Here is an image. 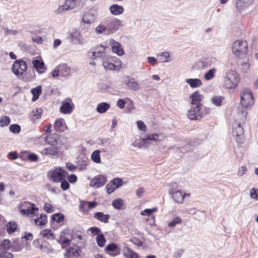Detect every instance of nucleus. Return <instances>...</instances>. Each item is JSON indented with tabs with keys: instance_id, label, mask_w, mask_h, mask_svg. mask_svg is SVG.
<instances>
[{
	"instance_id": "46",
	"label": "nucleus",
	"mask_w": 258,
	"mask_h": 258,
	"mask_svg": "<svg viewBox=\"0 0 258 258\" xmlns=\"http://www.w3.org/2000/svg\"><path fill=\"white\" fill-rule=\"evenodd\" d=\"M64 219V216L60 213H56L51 216V220L52 221L56 222L57 223H60L63 221Z\"/></svg>"
},
{
	"instance_id": "60",
	"label": "nucleus",
	"mask_w": 258,
	"mask_h": 258,
	"mask_svg": "<svg viewBox=\"0 0 258 258\" xmlns=\"http://www.w3.org/2000/svg\"><path fill=\"white\" fill-rule=\"evenodd\" d=\"M89 231H90L91 233L94 235H99V233L100 232V229L96 227H90L89 229Z\"/></svg>"
},
{
	"instance_id": "36",
	"label": "nucleus",
	"mask_w": 258,
	"mask_h": 258,
	"mask_svg": "<svg viewBox=\"0 0 258 258\" xmlns=\"http://www.w3.org/2000/svg\"><path fill=\"white\" fill-rule=\"evenodd\" d=\"M224 99V97L222 96L215 95L211 98V101L213 104L219 107L221 105L222 102Z\"/></svg>"
},
{
	"instance_id": "44",
	"label": "nucleus",
	"mask_w": 258,
	"mask_h": 258,
	"mask_svg": "<svg viewBox=\"0 0 258 258\" xmlns=\"http://www.w3.org/2000/svg\"><path fill=\"white\" fill-rule=\"evenodd\" d=\"M11 246V242L8 239H5L0 243V251L4 250H8Z\"/></svg>"
},
{
	"instance_id": "49",
	"label": "nucleus",
	"mask_w": 258,
	"mask_h": 258,
	"mask_svg": "<svg viewBox=\"0 0 258 258\" xmlns=\"http://www.w3.org/2000/svg\"><path fill=\"white\" fill-rule=\"evenodd\" d=\"M10 123V118L9 116H3L0 118V126H7Z\"/></svg>"
},
{
	"instance_id": "9",
	"label": "nucleus",
	"mask_w": 258,
	"mask_h": 258,
	"mask_svg": "<svg viewBox=\"0 0 258 258\" xmlns=\"http://www.w3.org/2000/svg\"><path fill=\"white\" fill-rule=\"evenodd\" d=\"M241 122L236 121L233 126V135L235 137L237 142H240V140L242 139L243 136V128L241 126Z\"/></svg>"
},
{
	"instance_id": "34",
	"label": "nucleus",
	"mask_w": 258,
	"mask_h": 258,
	"mask_svg": "<svg viewBox=\"0 0 258 258\" xmlns=\"http://www.w3.org/2000/svg\"><path fill=\"white\" fill-rule=\"evenodd\" d=\"M44 153L50 155H56L58 154V150L57 146H51L46 148L44 150Z\"/></svg>"
},
{
	"instance_id": "32",
	"label": "nucleus",
	"mask_w": 258,
	"mask_h": 258,
	"mask_svg": "<svg viewBox=\"0 0 258 258\" xmlns=\"http://www.w3.org/2000/svg\"><path fill=\"white\" fill-rule=\"evenodd\" d=\"M57 138L58 135L57 134L50 135L46 137V142L51 146H57Z\"/></svg>"
},
{
	"instance_id": "56",
	"label": "nucleus",
	"mask_w": 258,
	"mask_h": 258,
	"mask_svg": "<svg viewBox=\"0 0 258 258\" xmlns=\"http://www.w3.org/2000/svg\"><path fill=\"white\" fill-rule=\"evenodd\" d=\"M105 188L107 194H110L113 192L116 188L113 185V183L110 182L106 185Z\"/></svg>"
},
{
	"instance_id": "8",
	"label": "nucleus",
	"mask_w": 258,
	"mask_h": 258,
	"mask_svg": "<svg viewBox=\"0 0 258 258\" xmlns=\"http://www.w3.org/2000/svg\"><path fill=\"white\" fill-rule=\"evenodd\" d=\"M67 173L61 168H55L51 172V177L55 182H60L64 179Z\"/></svg>"
},
{
	"instance_id": "37",
	"label": "nucleus",
	"mask_w": 258,
	"mask_h": 258,
	"mask_svg": "<svg viewBox=\"0 0 258 258\" xmlns=\"http://www.w3.org/2000/svg\"><path fill=\"white\" fill-rule=\"evenodd\" d=\"M47 222V218L45 215L41 214L38 218L35 219V223L39 226H44Z\"/></svg>"
},
{
	"instance_id": "48",
	"label": "nucleus",
	"mask_w": 258,
	"mask_h": 258,
	"mask_svg": "<svg viewBox=\"0 0 258 258\" xmlns=\"http://www.w3.org/2000/svg\"><path fill=\"white\" fill-rule=\"evenodd\" d=\"M96 241L98 246L103 247L106 242V239L103 235L100 234L97 236Z\"/></svg>"
},
{
	"instance_id": "19",
	"label": "nucleus",
	"mask_w": 258,
	"mask_h": 258,
	"mask_svg": "<svg viewBox=\"0 0 258 258\" xmlns=\"http://www.w3.org/2000/svg\"><path fill=\"white\" fill-rule=\"evenodd\" d=\"M109 10L112 15L118 16L123 13L124 8L122 6H119L117 4H113L110 6Z\"/></svg>"
},
{
	"instance_id": "29",
	"label": "nucleus",
	"mask_w": 258,
	"mask_h": 258,
	"mask_svg": "<svg viewBox=\"0 0 258 258\" xmlns=\"http://www.w3.org/2000/svg\"><path fill=\"white\" fill-rule=\"evenodd\" d=\"M71 37L73 40H76L78 43H83L82 36L79 31L74 30L71 34Z\"/></svg>"
},
{
	"instance_id": "7",
	"label": "nucleus",
	"mask_w": 258,
	"mask_h": 258,
	"mask_svg": "<svg viewBox=\"0 0 258 258\" xmlns=\"http://www.w3.org/2000/svg\"><path fill=\"white\" fill-rule=\"evenodd\" d=\"M26 62L21 59L16 60L13 66V73L16 75H22L27 69Z\"/></svg>"
},
{
	"instance_id": "11",
	"label": "nucleus",
	"mask_w": 258,
	"mask_h": 258,
	"mask_svg": "<svg viewBox=\"0 0 258 258\" xmlns=\"http://www.w3.org/2000/svg\"><path fill=\"white\" fill-rule=\"evenodd\" d=\"M200 110V107L199 106L191 107L187 112L188 117L192 120L200 119L202 116Z\"/></svg>"
},
{
	"instance_id": "63",
	"label": "nucleus",
	"mask_w": 258,
	"mask_h": 258,
	"mask_svg": "<svg viewBox=\"0 0 258 258\" xmlns=\"http://www.w3.org/2000/svg\"><path fill=\"white\" fill-rule=\"evenodd\" d=\"M43 209L48 213H51L53 211L52 206L49 204H45L44 206Z\"/></svg>"
},
{
	"instance_id": "43",
	"label": "nucleus",
	"mask_w": 258,
	"mask_h": 258,
	"mask_svg": "<svg viewBox=\"0 0 258 258\" xmlns=\"http://www.w3.org/2000/svg\"><path fill=\"white\" fill-rule=\"evenodd\" d=\"M181 218L179 216H176L168 223V226L169 227H174L176 226V225L181 224Z\"/></svg>"
},
{
	"instance_id": "16",
	"label": "nucleus",
	"mask_w": 258,
	"mask_h": 258,
	"mask_svg": "<svg viewBox=\"0 0 258 258\" xmlns=\"http://www.w3.org/2000/svg\"><path fill=\"white\" fill-rule=\"evenodd\" d=\"M211 65V60L209 58L202 59L197 61L194 65V68L196 69H204L209 68Z\"/></svg>"
},
{
	"instance_id": "10",
	"label": "nucleus",
	"mask_w": 258,
	"mask_h": 258,
	"mask_svg": "<svg viewBox=\"0 0 258 258\" xmlns=\"http://www.w3.org/2000/svg\"><path fill=\"white\" fill-rule=\"evenodd\" d=\"M107 181V178L103 175H98L95 176L90 182V186L93 188H99L103 186Z\"/></svg>"
},
{
	"instance_id": "41",
	"label": "nucleus",
	"mask_w": 258,
	"mask_h": 258,
	"mask_svg": "<svg viewBox=\"0 0 258 258\" xmlns=\"http://www.w3.org/2000/svg\"><path fill=\"white\" fill-rule=\"evenodd\" d=\"M112 205L114 209L120 210L123 205V201L120 198H118L112 201Z\"/></svg>"
},
{
	"instance_id": "61",
	"label": "nucleus",
	"mask_w": 258,
	"mask_h": 258,
	"mask_svg": "<svg viewBox=\"0 0 258 258\" xmlns=\"http://www.w3.org/2000/svg\"><path fill=\"white\" fill-rule=\"evenodd\" d=\"M60 182H61L60 187L62 189L66 190H67L69 188L70 184H69V182L66 180L63 179Z\"/></svg>"
},
{
	"instance_id": "30",
	"label": "nucleus",
	"mask_w": 258,
	"mask_h": 258,
	"mask_svg": "<svg viewBox=\"0 0 258 258\" xmlns=\"http://www.w3.org/2000/svg\"><path fill=\"white\" fill-rule=\"evenodd\" d=\"M110 104L106 102L99 103L96 107V111L99 113H104L110 108Z\"/></svg>"
},
{
	"instance_id": "22",
	"label": "nucleus",
	"mask_w": 258,
	"mask_h": 258,
	"mask_svg": "<svg viewBox=\"0 0 258 258\" xmlns=\"http://www.w3.org/2000/svg\"><path fill=\"white\" fill-rule=\"evenodd\" d=\"M60 76L62 77H66L71 75V69L66 63L60 64L58 66Z\"/></svg>"
},
{
	"instance_id": "23",
	"label": "nucleus",
	"mask_w": 258,
	"mask_h": 258,
	"mask_svg": "<svg viewBox=\"0 0 258 258\" xmlns=\"http://www.w3.org/2000/svg\"><path fill=\"white\" fill-rule=\"evenodd\" d=\"M73 107L70 102L63 101L60 107V111L64 114H70L73 111Z\"/></svg>"
},
{
	"instance_id": "62",
	"label": "nucleus",
	"mask_w": 258,
	"mask_h": 258,
	"mask_svg": "<svg viewBox=\"0 0 258 258\" xmlns=\"http://www.w3.org/2000/svg\"><path fill=\"white\" fill-rule=\"evenodd\" d=\"M13 254L8 251H4L1 253L0 258H13Z\"/></svg>"
},
{
	"instance_id": "20",
	"label": "nucleus",
	"mask_w": 258,
	"mask_h": 258,
	"mask_svg": "<svg viewBox=\"0 0 258 258\" xmlns=\"http://www.w3.org/2000/svg\"><path fill=\"white\" fill-rule=\"evenodd\" d=\"M33 67L40 74L43 73L46 69L43 61L39 59H35L32 62Z\"/></svg>"
},
{
	"instance_id": "13",
	"label": "nucleus",
	"mask_w": 258,
	"mask_h": 258,
	"mask_svg": "<svg viewBox=\"0 0 258 258\" xmlns=\"http://www.w3.org/2000/svg\"><path fill=\"white\" fill-rule=\"evenodd\" d=\"M169 193L170 195L172 196V198L174 200L179 204H181L183 202L185 196L189 197L190 196L189 194H184L183 195L180 190L173 191V189H170L169 190Z\"/></svg>"
},
{
	"instance_id": "50",
	"label": "nucleus",
	"mask_w": 258,
	"mask_h": 258,
	"mask_svg": "<svg viewBox=\"0 0 258 258\" xmlns=\"http://www.w3.org/2000/svg\"><path fill=\"white\" fill-rule=\"evenodd\" d=\"M68 10L69 9L64 3L63 5L59 6L58 8L54 11V13L57 15L61 14Z\"/></svg>"
},
{
	"instance_id": "4",
	"label": "nucleus",
	"mask_w": 258,
	"mask_h": 258,
	"mask_svg": "<svg viewBox=\"0 0 258 258\" xmlns=\"http://www.w3.org/2000/svg\"><path fill=\"white\" fill-rule=\"evenodd\" d=\"M241 104L246 108L252 105L254 100L251 91L248 88L243 89L240 93Z\"/></svg>"
},
{
	"instance_id": "1",
	"label": "nucleus",
	"mask_w": 258,
	"mask_h": 258,
	"mask_svg": "<svg viewBox=\"0 0 258 258\" xmlns=\"http://www.w3.org/2000/svg\"><path fill=\"white\" fill-rule=\"evenodd\" d=\"M239 82L238 75L233 70H230L226 73L224 78L223 85L227 89H233Z\"/></svg>"
},
{
	"instance_id": "17",
	"label": "nucleus",
	"mask_w": 258,
	"mask_h": 258,
	"mask_svg": "<svg viewBox=\"0 0 258 258\" xmlns=\"http://www.w3.org/2000/svg\"><path fill=\"white\" fill-rule=\"evenodd\" d=\"M253 0H236V8L239 11H242L253 3Z\"/></svg>"
},
{
	"instance_id": "15",
	"label": "nucleus",
	"mask_w": 258,
	"mask_h": 258,
	"mask_svg": "<svg viewBox=\"0 0 258 258\" xmlns=\"http://www.w3.org/2000/svg\"><path fill=\"white\" fill-rule=\"evenodd\" d=\"M162 140V135L161 134H154L147 135L145 137L142 139L144 144H147L149 141L158 142Z\"/></svg>"
},
{
	"instance_id": "27",
	"label": "nucleus",
	"mask_w": 258,
	"mask_h": 258,
	"mask_svg": "<svg viewBox=\"0 0 258 258\" xmlns=\"http://www.w3.org/2000/svg\"><path fill=\"white\" fill-rule=\"evenodd\" d=\"M125 84L130 89L137 91L140 88L138 83L134 81V79L127 80L125 81Z\"/></svg>"
},
{
	"instance_id": "18",
	"label": "nucleus",
	"mask_w": 258,
	"mask_h": 258,
	"mask_svg": "<svg viewBox=\"0 0 258 258\" xmlns=\"http://www.w3.org/2000/svg\"><path fill=\"white\" fill-rule=\"evenodd\" d=\"M190 98L191 99L192 105L200 107L201 101L203 99V97L200 94L199 91H197L192 93L190 95Z\"/></svg>"
},
{
	"instance_id": "42",
	"label": "nucleus",
	"mask_w": 258,
	"mask_h": 258,
	"mask_svg": "<svg viewBox=\"0 0 258 258\" xmlns=\"http://www.w3.org/2000/svg\"><path fill=\"white\" fill-rule=\"evenodd\" d=\"M216 72V69L215 68H212L211 69H210L205 74V79L207 81H209L213 79L215 76Z\"/></svg>"
},
{
	"instance_id": "40",
	"label": "nucleus",
	"mask_w": 258,
	"mask_h": 258,
	"mask_svg": "<svg viewBox=\"0 0 258 258\" xmlns=\"http://www.w3.org/2000/svg\"><path fill=\"white\" fill-rule=\"evenodd\" d=\"M17 228V225L15 222L10 221L7 225V230L9 234L14 232Z\"/></svg>"
},
{
	"instance_id": "59",
	"label": "nucleus",
	"mask_w": 258,
	"mask_h": 258,
	"mask_svg": "<svg viewBox=\"0 0 258 258\" xmlns=\"http://www.w3.org/2000/svg\"><path fill=\"white\" fill-rule=\"evenodd\" d=\"M250 197L252 199H253L255 200H257L258 199V192H257V190L254 188H252L250 190Z\"/></svg>"
},
{
	"instance_id": "45",
	"label": "nucleus",
	"mask_w": 258,
	"mask_h": 258,
	"mask_svg": "<svg viewBox=\"0 0 258 258\" xmlns=\"http://www.w3.org/2000/svg\"><path fill=\"white\" fill-rule=\"evenodd\" d=\"M99 153V150H96L91 154V159L95 163H100L101 162Z\"/></svg>"
},
{
	"instance_id": "47",
	"label": "nucleus",
	"mask_w": 258,
	"mask_h": 258,
	"mask_svg": "<svg viewBox=\"0 0 258 258\" xmlns=\"http://www.w3.org/2000/svg\"><path fill=\"white\" fill-rule=\"evenodd\" d=\"M96 32L98 34H101L104 33L105 34L109 35L107 31L106 25H99L95 29Z\"/></svg>"
},
{
	"instance_id": "31",
	"label": "nucleus",
	"mask_w": 258,
	"mask_h": 258,
	"mask_svg": "<svg viewBox=\"0 0 258 258\" xmlns=\"http://www.w3.org/2000/svg\"><path fill=\"white\" fill-rule=\"evenodd\" d=\"M123 253L126 258H138L137 254L128 247H123Z\"/></svg>"
},
{
	"instance_id": "3",
	"label": "nucleus",
	"mask_w": 258,
	"mask_h": 258,
	"mask_svg": "<svg viewBox=\"0 0 258 258\" xmlns=\"http://www.w3.org/2000/svg\"><path fill=\"white\" fill-rule=\"evenodd\" d=\"M20 212L23 215L33 217L37 215L38 208L35 205L28 201H24L19 205Z\"/></svg>"
},
{
	"instance_id": "54",
	"label": "nucleus",
	"mask_w": 258,
	"mask_h": 258,
	"mask_svg": "<svg viewBox=\"0 0 258 258\" xmlns=\"http://www.w3.org/2000/svg\"><path fill=\"white\" fill-rule=\"evenodd\" d=\"M41 108H35L32 111V115L35 117L36 119H39L41 117L42 113Z\"/></svg>"
},
{
	"instance_id": "5",
	"label": "nucleus",
	"mask_w": 258,
	"mask_h": 258,
	"mask_svg": "<svg viewBox=\"0 0 258 258\" xmlns=\"http://www.w3.org/2000/svg\"><path fill=\"white\" fill-rule=\"evenodd\" d=\"M105 23L107 27V33L109 34H113L121 26V21L115 18H106Z\"/></svg>"
},
{
	"instance_id": "39",
	"label": "nucleus",
	"mask_w": 258,
	"mask_h": 258,
	"mask_svg": "<svg viewBox=\"0 0 258 258\" xmlns=\"http://www.w3.org/2000/svg\"><path fill=\"white\" fill-rule=\"evenodd\" d=\"M40 235L44 238L50 239H53L55 238L54 234L51 232L50 229H44L40 232Z\"/></svg>"
},
{
	"instance_id": "26",
	"label": "nucleus",
	"mask_w": 258,
	"mask_h": 258,
	"mask_svg": "<svg viewBox=\"0 0 258 258\" xmlns=\"http://www.w3.org/2000/svg\"><path fill=\"white\" fill-rule=\"evenodd\" d=\"M107 48V47L102 45L94 47L96 53H97L96 55L98 56L99 57L102 58V60L103 59L104 57H106L107 56L105 54V50Z\"/></svg>"
},
{
	"instance_id": "25",
	"label": "nucleus",
	"mask_w": 258,
	"mask_h": 258,
	"mask_svg": "<svg viewBox=\"0 0 258 258\" xmlns=\"http://www.w3.org/2000/svg\"><path fill=\"white\" fill-rule=\"evenodd\" d=\"M185 82L192 88H198L203 85L202 81L197 78L187 79L185 80Z\"/></svg>"
},
{
	"instance_id": "55",
	"label": "nucleus",
	"mask_w": 258,
	"mask_h": 258,
	"mask_svg": "<svg viewBox=\"0 0 258 258\" xmlns=\"http://www.w3.org/2000/svg\"><path fill=\"white\" fill-rule=\"evenodd\" d=\"M105 249L107 251H116L117 249V246L116 244L112 243L107 245L105 247Z\"/></svg>"
},
{
	"instance_id": "35",
	"label": "nucleus",
	"mask_w": 258,
	"mask_h": 258,
	"mask_svg": "<svg viewBox=\"0 0 258 258\" xmlns=\"http://www.w3.org/2000/svg\"><path fill=\"white\" fill-rule=\"evenodd\" d=\"M160 57V62L162 63L168 62L171 61L169 53L168 51H164L157 55Z\"/></svg>"
},
{
	"instance_id": "14",
	"label": "nucleus",
	"mask_w": 258,
	"mask_h": 258,
	"mask_svg": "<svg viewBox=\"0 0 258 258\" xmlns=\"http://www.w3.org/2000/svg\"><path fill=\"white\" fill-rule=\"evenodd\" d=\"M54 128L56 132H63L67 129L64 120L62 118L57 119L54 124Z\"/></svg>"
},
{
	"instance_id": "57",
	"label": "nucleus",
	"mask_w": 258,
	"mask_h": 258,
	"mask_svg": "<svg viewBox=\"0 0 258 258\" xmlns=\"http://www.w3.org/2000/svg\"><path fill=\"white\" fill-rule=\"evenodd\" d=\"M157 211V208L146 209L141 212L142 215H150Z\"/></svg>"
},
{
	"instance_id": "24",
	"label": "nucleus",
	"mask_w": 258,
	"mask_h": 258,
	"mask_svg": "<svg viewBox=\"0 0 258 258\" xmlns=\"http://www.w3.org/2000/svg\"><path fill=\"white\" fill-rule=\"evenodd\" d=\"M96 17L93 13L91 12L86 13L83 16L82 21L84 23L90 24L94 22Z\"/></svg>"
},
{
	"instance_id": "12",
	"label": "nucleus",
	"mask_w": 258,
	"mask_h": 258,
	"mask_svg": "<svg viewBox=\"0 0 258 258\" xmlns=\"http://www.w3.org/2000/svg\"><path fill=\"white\" fill-rule=\"evenodd\" d=\"M109 44L111 47L112 51L119 56H121L124 54V52L121 44L111 39L109 40Z\"/></svg>"
},
{
	"instance_id": "52",
	"label": "nucleus",
	"mask_w": 258,
	"mask_h": 258,
	"mask_svg": "<svg viewBox=\"0 0 258 258\" xmlns=\"http://www.w3.org/2000/svg\"><path fill=\"white\" fill-rule=\"evenodd\" d=\"M12 247L13 251H19L22 249L23 246L19 242L14 241L12 245Z\"/></svg>"
},
{
	"instance_id": "58",
	"label": "nucleus",
	"mask_w": 258,
	"mask_h": 258,
	"mask_svg": "<svg viewBox=\"0 0 258 258\" xmlns=\"http://www.w3.org/2000/svg\"><path fill=\"white\" fill-rule=\"evenodd\" d=\"M96 54L97 53H96V51L94 49V47L91 49V50H90L88 53L89 57L93 59L99 57L98 56H97Z\"/></svg>"
},
{
	"instance_id": "51",
	"label": "nucleus",
	"mask_w": 258,
	"mask_h": 258,
	"mask_svg": "<svg viewBox=\"0 0 258 258\" xmlns=\"http://www.w3.org/2000/svg\"><path fill=\"white\" fill-rule=\"evenodd\" d=\"M10 131L14 134H18L21 131V127L17 124H11L9 127Z\"/></svg>"
},
{
	"instance_id": "33",
	"label": "nucleus",
	"mask_w": 258,
	"mask_h": 258,
	"mask_svg": "<svg viewBox=\"0 0 258 258\" xmlns=\"http://www.w3.org/2000/svg\"><path fill=\"white\" fill-rule=\"evenodd\" d=\"M81 250L78 248L70 247L67 252V256L68 258L71 257H78L80 256Z\"/></svg>"
},
{
	"instance_id": "53",
	"label": "nucleus",
	"mask_w": 258,
	"mask_h": 258,
	"mask_svg": "<svg viewBox=\"0 0 258 258\" xmlns=\"http://www.w3.org/2000/svg\"><path fill=\"white\" fill-rule=\"evenodd\" d=\"M111 182L116 188L122 185V180L120 178H115Z\"/></svg>"
},
{
	"instance_id": "38",
	"label": "nucleus",
	"mask_w": 258,
	"mask_h": 258,
	"mask_svg": "<svg viewBox=\"0 0 258 258\" xmlns=\"http://www.w3.org/2000/svg\"><path fill=\"white\" fill-rule=\"evenodd\" d=\"M80 0H66L65 4L69 10H72L79 5Z\"/></svg>"
},
{
	"instance_id": "6",
	"label": "nucleus",
	"mask_w": 258,
	"mask_h": 258,
	"mask_svg": "<svg viewBox=\"0 0 258 258\" xmlns=\"http://www.w3.org/2000/svg\"><path fill=\"white\" fill-rule=\"evenodd\" d=\"M103 66L104 69L107 70H115L120 65L118 59L116 57L107 56L104 57L102 60Z\"/></svg>"
},
{
	"instance_id": "28",
	"label": "nucleus",
	"mask_w": 258,
	"mask_h": 258,
	"mask_svg": "<svg viewBox=\"0 0 258 258\" xmlns=\"http://www.w3.org/2000/svg\"><path fill=\"white\" fill-rule=\"evenodd\" d=\"M31 92L33 94L32 101H36L38 99L39 96L42 93L41 86L39 85L35 88H32L31 90Z\"/></svg>"
},
{
	"instance_id": "64",
	"label": "nucleus",
	"mask_w": 258,
	"mask_h": 258,
	"mask_svg": "<svg viewBox=\"0 0 258 258\" xmlns=\"http://www.w3.org/2000/svg\"><path fill=\"white\" fill-rule=\"evenodd\" d=\"M138 127L139 130L145 131L146 129V126L143 121L139 120L137 122Z\"/></svg>"
},
{
	"instance_id": "21",
	"label": "nucleus",
	"mask_w": 258,
	"mask_h": 258,
	"mask_svg": "<svg viewBox=\"0 0 258 258\" xmlns=\"http://www.w3.org/2000/svg\"><path fill=\"white\" fill-rule=\"evenodd\" d=\"M110 215L108 214H104L103 212H98L94 214V218L99 220L101 222L107 223L109 222Z\"/></svg>"
},
{
	"instance_id": "2",
	"label": "nucleus",
	"mask_w": 258,
	"mask_h": 258,
	"mask_svg": "<svg viewBox=\"0 0 258 258\" xmlns=\"http://www.w3.org/2000/svg\"><path fill=\"white\" fill-rule=\"evenodd\" d=\"M232 52L239 58H243L246 55L247 50V43L245 41L241 40L235 41L232 46Z\"/></svg>"
}]
</instances>
